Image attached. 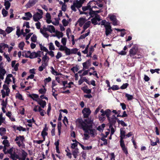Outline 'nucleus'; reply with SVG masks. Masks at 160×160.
Wrapping results in <instances>:
<instances>
[{"label": "nucleus", "instance_id": "obj_1", "mask_svg": "<svg viewBox=\"0 0 160 160\" xmlns=\"http://www.w3.org/2000/svg\"><path fill=\"white\" fill-rule=\"evenodd\" d=\"M77 126L80 129H82L84 132L83 139L87 140L90 138L89 135L92 137H94L97 134V131L95 129L92 128V125L87 124L85 121L81 119H78L77 120Z\"/></svg>", "mask_w": 160, "mask_h": 160}, {"label": "nucleus", "instance_id": "obj_29", "mask_svg": "<svg viewBox=\"0 0 160 160\" xmlns=\"http://www.w3.org/2000/svg\"><path fill=\"white\" fill-rule=\"evenodd\" d=\"M4 5L5 6V9L8 10L10 7L11 3L8 1H6L4 2Z\"/></svg>", "mask_w": 160, "mask_h": 160}, {"label": "nucleus", "instance_id": "obj_50", "mask_svg": "<svg viewBox=\"0 0 160 160\" xmlns=\"http://www.w3.org/2000/svg\"><path fill=\"white\" fill-rule=\"evenodd\" d=\"M49 49L51 50H55V47L53 44V43L52 42H50L49 44Z\"/></svg>", "mask_w": 160, "mask_h": 160}, {"label": "nucleus", "instance_id": "obj_20", "mask_svg": "<svg viewBox=\"0 0 160 160\" xmlns=\"http://www.w3.org/2000/svg\"><path fill=\"white\" fill-rule=\"evenodd\" d=\"M105 34L107 36H108L112 32V30L111 29V27L110 24L108 26L106 25L105 26Z\"/></svg>", "mask_w": 160, "mask_h": 160}, {"label": "nucleus", "instance_id": "obj_23", "mask_svg": "<svg viewBox=\"0 0 160 160\" xmlns=\"http://www.w3.org/2000/svg\"><path fill=\"white\" fill-rule=\"evenodd\" d=\"M5 48H8V45L4 43H0V52L2 53H3V50H4Z\"/></svg>", "mask_w": 160, "mask_h": 160}, {"label": "nucleus", "instance_id": "obj_19", "mask_svg": "<svg viewBox=\"0 0 160 160\" xmlns=\"http://www.w3.org/2000/svg\"><path fill=\"white\" fill-rule=\"evenodd\" d=\"M138 51V48L136 47H133L129 51V53L131 57L135 55Z\"/></svg>", "mask_w": 160, "mask_h": 160}, {"label": "nucleus", "instance_id": "obj_48", "mask_svg": "<svg viewBox=\"0 0 160 160\" xmlns=\"http://www.w3.org/2000/svg\"><path fill=\"white\" fill-rule=\"evenodd\" d=\"M51 81V77H49L44 79V82L45 85H46L47 83Z\"/></svg>", "mask_w": 160, "mask_h": 160}, {"label": "nucleus", "instance_id": "obj_3", "mask_svg": "<svg viewBox=\"0 0 160 160\" xmlns=\"http://www.w3.org/2000/svg\"><path fill=\"white\" fill-rule=\"evenodd\" d=\"M24 140V138L23 136L19 135L18 136H17L15 139L16 143L18 146L22 148H25V145L23 142Z\"/></svg>", "mask_w": 160, "mask_h": 160}, {"label": "nucleus", "instance_id": "obj_8", "mask_svg": "<svg viewBox=\"0 0 160 160\" xmlns=\"http://www.w3.org/2000/svg\"><path fill=\"white\" fill-rule=\"evenodd\" d=\"M81 7V4L79 3L78 0H77L73 2L71 8L72 10L76 12L77 10L76 8H79Z\"/></svg>", "mask_w": 160, "mask_h": 160}, {"label": "nucleus", "instance_id": "obj_21", "mask_svg": "<svg viewBox=\"0 0 160 160\" xmlns=\"http://www.w3.org/2000/svg\"><path fill=\"white\" fill-rule=\"evenodd\" d=\"M87 13L88 14L87 16H90L89 18L91 17H96V16L99 15L95 13V11H93L92 10V8L91 9H90V11L88 12V13Z\"/></svg>", "mask_w": 160, "mask_h": 160}, {"label": "nucleus", "instance_id": "obj_34", "mask_svg": "<svg viewBox=\"0 0 160 160\" xmlns=\"http://www.w3.org/2000/svg\"><path fill=\"white\" fill-rule=\"evenodd\" d=\"M94 49L93 47H91L90 48L89 51V52L88 54H87V57H91L92 53L94 51Z\"/></svg>", "mask_w": 160, "mask_h": 160}, {"label": "nucleus", "instance_id": "obj_33", "mask_svg": "<svg viewBox=\"0 0 160 160\" xmlns=\"http://www.w3.org/2000/svg\"><path fill=\"white\" fill-rule=\"evenodd\" d=\"M104 112L105 115H106L107 118H109L111 113V111L109 109H108L105 111Z\"/></svg>", "mask_w": 160, "mask_h": 160}, {"label": "nucleus", "instance_id": "obj_62", "mask_svg": "<svg viewBox=\"0 0 160 160\" xmlns=\"http://www.w3.org/2000/svg\"><path fill=\"white\" fill-rule=\"evenodd\" d=\"M25 16L28 17L30 19V18H32V16L31 13L29 12H27L25 13Z\"/></svg>", "mask_w": 160, "mask_h": 160}, {"label": "nucleus", "instance_id": "obj_22", "mask_svg": "<svg viewBox=\"0 0 160 160\" xmlns=\"http://www.w3.org/2000/svg\"><path fill=\"white\" fill-rule=\"evenodd\" d=\"M47 54L46 53L42 58V63H45L46 65H48V62L49 60L48 57L47 56Z\"/></svg>", "mask_w": 160, "mask_h": 160}, {"label": "nucleus", "instance_id": "obj_27", "mask_svg": "<svg viewBox=\"0 0 160 160\" xmlns=\"http://www.w3.org/2000/svg\"><path fill=\"white\" fill-rule=\"evenodd\" d=\"M38 103L40 105L41 108H44L46 106V102L42 100H39L37 101Z\"/></svg>", "mask_w": 160, "mask_h": 160}, {"label": "nucleus", "instance_id": "obj_32", "mask_svg": "<svg viewBox=\"0 0 160 160\" xmlns=\"http://www.w3.org/2000/svg\"><path fill=\"white\" fill-rule=\"evenodd\" d=\"M90 30H88V32L87 33H85V34H83L81 35L80 37L79 38V39H82L85 38L86 37L88 36L90 34Z\"/></svg>", "mask_w": 160, "mask_h": 160}, {"label": "nucleus", "instance_id": "obj_38", "mask_svg": "<svg viewBox=\"0 0 160 160\" xmlns=\"http://www.w3.org/2000/svg\"><path fill=\"white\" fill-rule=\"evenodd\" d=\"M2 143L4 147H8L10 145L9 141L7 140H4L2 142Z\"/></svg>", "mask_w": 160, "mask_h": 160}, {"label": "nucleus", "instance_id": "obj_44", "mask_svg": "<svg viewBox=\"0 0 160 160\" xmlns=\"http://www.w3.org/2000/svg\"><path fill=\"white\" fill-rule=\"evenodd\" d=\"M47 65H46L45 63L42 64L41 66H40L38 68V70L39 71L41 72L45 68Z\"/></svg>", "mask_w": 160, "mask_h": 160}, {"label": "nucleus", "instance_id": "obj_36", "mask_svg": "<svg viewBox=\"0 0 160 160\" xmlns=\"http://www.w3.org/2000/svg\"><path fill=\"white\" fill-rule=\"evenodd\" d=\"M30 51H29L25 52L23 54V56L27 58H30Z\"/></svg>", "mask_w": 160, "mask_h": 160}, {"label": "nucleus", "instance_id": "obj_49", "mask_svg": "<svg viewBox=\"0 0 160 160\" xmlns=\"http://www.w3.org/2000/svg\"><path fill=\"white\" fill-rule=\"evenodd\" d=\"M51 72L52 74L55 75H59V73L55 71L53 67H51Z\"/></svg>", "mask_w": 160, "mask_h": 160}, {"label": "nucleus", "instance_id": "obj_17", "mask_svg": "<svg viewBox=\"0 0 160 160\" xmlns=\"http://www.w3.org/2000/svg\"><path fill=\"white\" fill-rule=\"evenodd\" d=\"M91 20L92 23L94 25H95L98 24V22L101 21V19L99 15H97L96 17L92 18Z\"/></svg>", "mask_w": 160, "mask_h": 160}, {"label": "nucleus", "instance_id": "obj_63", "mask_svg": "<svg viewBox=\"0 0 160 160\" xmlns=\"http://www.w3.org/2000/svg\"><path fill=\"white\" fill-rule=\"evenodd\" d=\"M37 37L35 35H33L32 36L31 38V40L32 42H36L37 41Z\"/></svg>", "mask_w": 160, "mask_h": 160}, {"label": "nucleus", "instance_id": "obj_2", "mask_svg": "<svg viewBox=\"0 0 160 160\" xmlns=\"http://www.w3.org/2000/svg\"><path fill=\"white\" fill-rule=\"evenodd\" d=\"M22 156L20 157L15 152V148H12L7 150V152L10 155V157L13 160H25L28 155L27 153L24 150H22Z\"/></svg>", "mask_w": 160, "mask_h": 160}, {"label": "nucleus", "instance_id": "obj_41", "mask_svg": "<svg viewBox=\"0 0 160 160\" xmlns=\"http://www.w3.org/2000/svg\"><path fill=\"white\" fill-rule=\"evenodd\" d=\"M105 125L104 124H102L101 126H99L97 128V129L100 132H102L103 131L104 128L105 127Z\"/></svg>", "mask_w": 160, "mask_h": 160}, {"label": "nucleus", "instance_id": "obj_7", "mask_svg": "<svg viewBox=\"0 0 160 160\" xmlns=\"http://www.w3.org/2000/svg\"><path fill=\"white\" fill-rule=\"evenodd\" d=\"M92 2H89L87 4L86 6L83 7L82 8V10H83V12L81 13L80 12L81 14H84L87 15L88 14L87 13H88V12H87L86 11L87 10H89V11L91 9V4L92 3Z\"/></svg>", "mask_w": 160, "mask_h": 160}, {"label": "nucleus", "instance_id": "obj_13", "mask_svg": "<svg viewBox=\"0 0 160 160\" xmlns=\"http://www.w3.org/2000/svg\"><path fill=\"white\" fill-rule=\"evenodd\" d=\"M120 142L124 141L123 139L126 138V132L124 130V128H121L120 129Z\"/></svg>", "mask_w": 160, "mask_h": 160}, {"label": "nucleus", "instance_id": "obj_58", "mask_svg": "<svg viewBox=\"0 0 160 160\" xmlns=\"http://www.w3.org/2000/svg\"><path fill=\"white\" fill-rule=\"evenodd\" d=\"M111 89L113 90H118L119 89V88L118 85H113L112 87H111L110 89Z\"/></svg>", "mask_w": 160, "mask_h": 160}, {"label": "nucleus", "instance_id": "obj_35", "mask_svg": "<svg viewBox=\"0 0 160 160\" xmlns=\"http://www.w3.org/2000/svg\"><path fill=\"white\" fill-rule=\"evenodd\" d=\"M56 35L57 37L59 38H62L63 36V33L60 31H55Z\"/></svg>", "mask_w": 160, "mask_h": 160}, {"label": "nucleus", "instance_id": "obj_59", "mask_svg": "<svg viewBox=\"0 0 160 160\" xmlns=\"http://www.w3.org/2000/svg\"><path fill=\"white\" fill-rule=\"evenodd\" d=\"M67 5L66 4V3L63 4V5H62V7H61L62 10L64 12H65L67 9Z\"/></svg>", "mask_w": 160, "mask_h": 160}, {"label": "nucleus", "instance_id": "obj_10", "mask_svg": "<svg viewBox=\"0 0 160 160\" xmlns=\"http://www.w3.org/2000/svg\"><path fill=\"white\" fill-rule=\"evenodd\" d=\"M43 52L41 51H38L37 52H30V58L32 59L37 57H40Z\"/></svg>", "mask_w": 160, "mask_h": 160}, {"label": "nucleus", "instance_id": "obj_28", "mask_svg": "<svg viewBox=\"0 0 160 160\" xmlns=\"http://www.w3.org/2000/svg\"><path fill=\"white\" fill-rule=\"evenodd\" d=\"M79 145L81 147L82 149L84 150H89L92 148V146L85 147L83 145L79 142H78Z\"/></svg>", "mask_w": 160, "mask_h": 160}, {"label": "nucleus", "instance_id": "obj_31", "mask_svg": "<svg viewBox=\"0 0 160 160\" xmlns=\"http://www.w3.org/2000/svg\"><path fill=\"white\" fill-rule=\"evenodd\" d=\"M82 90L83 92L86 93L90 94L91 92V90L89 89L86 87H84L82 88Z\"/></svg>", "mask_w": 160, "mask_h": 160}, {"label": "nucleus", "instance_id": "obj_15", "mask_svg": "<svg viewBox=\"0 0 160 160\" xmlns=\"http://www.w3.org/2000/svg\"><path fill=\"white\" fill-rule=\"evenodd\" d=\"M120 146L123 152L127 155L128 154L127 148L125 146L124 141L120 142Z\"/></svg>", "mask_w": 160, "mask_h": 160}, {"label": "nucleus", "instance_id": "obj_47", "mask_svg": "<svg viewBox=\"0 0 160 160\" xmlns=\"http://www.w3.org/2000/svg\"><path fill=\"white\" fill-rule=\"evenodd\" d=\"M12 28L10 27H8L6 29L5 31L8 33H9L11 32L13 30Z\"/></svg>", "mask_w": 160, "mask_h": 160}, {"label": "nucleus", "instance_id": "obj_53", "mask_svg": "<svg viewBox=\"0 0 160 160\" xmlns=\"http://www.w3.org/2000/svg\"><path fill=\"white\" fill-rule=\"evenodd\" d=\"M79 70V69L78 68V67L77 66H76L75 67H74L71 68V70H72V72H73L74 73L75 72H77L78 70Z\"/></svg>", "mask_w": 160, "mask_h": 160}, {"label": "nucleus", "instance_id": "obj_18", "mask_svg": "<svg viewBox=\"0 0 160 160\" xmlns=\"http://www.w3.org/2000/svg\"><path fill=\"white\" fill-rule=\"evenodd\" d=\"M108 17L110 18V20L112 21V24L114 26L117 25L118 24V21L117 20L116 17L115 16L109 15Z\"/></svg>", "mask_w": 160, "mask_h": 160}, {"label": "nucleus", "instance_id": "obj_45", "mask_svg": "<svg viewBox=\"0 0 160 160\" xmlns=\"http://www.w3.org/2000/svg\"><path fill=\"white\" fill-rule=\"evenodd\" d=\"M40 114L41 116H43L46 113L42 109L41 107L39 108V111Z\"/></svg>", "mask_w": 160, "mask_h": 160}, {"label": "nucleus", "instance_id": "obj_42", "mask_svg": "<svg viewBox=\"0 0 160 160\" xmlns=\"http://www.w3.org/2000/svg\"><path fill=\"white\" fill-rule=\"evenodd\" d=\"M46 89L45 88H41L38 91L40 93L43 95H44L46 93Z\"/></svg>", "mask_w": 160, "mask_h": 160}, {"label": "nucleus", "instance_id": "obj_46", "mask_svg": "<svg viewBox=\"0 0 160 160\" xmlns=\"http://www.w3.org/2000/svg\"><path fill=\"white\" fill-rule=\"evenodd\" d=\"M62 126V124L61 122H58V135H60L61 133V129Z\"/></svg>", "mask_w": 160, "mask_h": 160}, {"label": "nucleus", "instance_id": "obj_30", "mask_svg": "<svg viewBox=\"0 0 160 160\" xmlns=\"http://www.w3.org/2000/svg\"><path fill=\"white\" fill-rule=\"evenodd\" d=\"M6 129L5 128H0V135L1 136L4 135L6 134Z\"/></svg>", "mask_w": 160, "mask_h": 160}, {"label": "nucleus", "instance_id": "obj_54", "mask_svg": "<svg viewBox=\"0 0 160 160\" xmlns=\"http://www.w3.org/2000/svg\"><path fill=\"white\" fill-rule=\"evenodd\" d=\"M2 14L3 17H6L8 14V12L4 8H3L2 10Z\"/></svg>", "mask_w": 160, "mask_h": 160}, {"label": "nucleus", "instance_id": "obj_24", "mask_svg": "<svg viewBox=\"0 0 160 160\" xmlns=\"http://www.w3.org/2000/svg\"><path fill=\"white\" fill-rule=\"evenodd\" d=\"M86 21V19L84 18H80L78 20L77 22L80 27H82Z\"/></svg>", "mask_w": 160, "mask_h": 160}, {"label": "nucleus", "instance_id": "obj_6", "mask_svg": "<svg viewBox=\"0 0 160 160\" xmlns=\"http://www.w3.org/2000/svg\"><path fill=\"white\" fill-rule=\"evenodd\" d=\"M67 39L66 38H62L61 42L62 45H61L60 48H59V50L61 51H65L68 48L66 46Z\"/></svg>", "mask_w": 160, "mask_h": 160}, {"label": "nucleus", "instance_id": "obj_40", "mask_svg": "<svg viewBox=\"0 0 160 160\" xmlns=\"http://www.w3.org/2000/svg\"><path fill=\"white\" fill-rule=\"evenodd\" d=\"M125 97L127 98L128 100H132L133 98V97L132 95H130L128 93L125 94Z\"/></svg>", "mask_w": 160, "mask_h": 160}, {"label": "nucleus", "instance_id": "obj_37", "mask_svg": "<svg viewBox=\"0 0 160 160\" xmlns=\"http://www.w3.org/2000/svg\"><path fill=\"white\" fill-rule=\"evenodd\" d=\"M91 23V22L90 21H88L86 22L83 26V29L84 30H86V29H87L88 27H89Z\"/></svg>", "mask_w": 160, "mask_h": 160}, {"label": "nucleus", "instance_id": "obj_56", "mask_svg": "<svg viewBox=\"0 0 160 160\" xmlns=\"http://www.w3.org/2000/svg\"><path fill=\"white\" fill-rule=\"evenodd\" d=\"M102 106L101 105H99L98 107L96 108L94 112V114H97L99 112L100 109L102 108Z\"/></svg>", "mask_w": 160, "mask_h": 160}, {"label": "nucleus", "instance_id": "obj_39", "mask_svg": "<svg viewBox=\"0 0 160 160\" xmlns=\"http://www.w3.org/2000/svg\"><path fill=\"white\" fill-rule=\"evenodd\" d=\"M100 139L103 142L101 144V146L106 145L107 144V140L103 137L101 138Z\"/></svg>", "mask_w": 160, "mask_h": 160}, {"label": "nucleus", "instance_id": "obj_61", "mask_svg": "<svg viewBox=\"0 0 160 160\" xmlns=\"http://www.w3.org/2000/svg\"><path fill=\"white\" fill-rule=\"evenodd\" d=\"M17 129L19 130V131H25L26 130V129L25 128H23L22 127L20 126L18 127L17 128Z\"/></svg>", "mask_w": 160, "mask_h": 160}, {"label": "nucleus", "instance_id": "obj_64", "mask_svg": "<svg viewBox=\"0 0 160 160\" xmlns=\"http://www.w3.org/2000/svg\"><path fill=\"white\" fill-rule=\"evenodd\" d=\"M62 56V54L60 52H58L57 55L56 56V58L58 59Z\"/></svg>", "mask_w": 160, "mask_h": 160}, {"label": "nucleus", "instance_id": "obj_5", "mask_svg": "<svg viewBox=\"0 0 160 160\" xmlns=\"http://www.w3.org/2000/svg\"><path fill=\"white\" fill-rule=\"evenodd\" d=\"M3 89L1 91L2 97L4 98L6 96H8L10 92V90L8 86L4 84L3 86Z\"/></svg>", "mask_w": 160, "mask_h": 160}, {"label": "nucleus", "instance_id": "obj_25", "mask_svg": "<svg viewBox=\"0 0 160 160\" xmlns=\"http://www.w3.org/2000/svg\"><path fill=\"white\" fill-rule=\"evenodd\" d=\"M48 31L51 33H54L55 32V29L54 27L52 25H48Z\"/></svg>", "mask_w": 160, "mask_h": 160}, {"label": "nucleus", "instance_id": "obj_60", "mask_svg": "<svg viewBox=\"0 0 160 160\" xmlns=\"http://www.w3.org/2000/svg\"><path fill=\"white\" fill-rule=\"evenodd\" d=\"M62 22L63 25L64 26H67L68 24V21L67 20H66L65 19H63L62 20Z\"/></svg>", "mask_w": 160, "mask_h": 160}, {"label": "nucleus", "instance_id": "obj_52", "mask_svg": "<svg viewBox=\"0 0 160 160\" xmlns=\"http://www.w3.org/2000/svg\"><path fill=\"white\" fill-rule=\"evenodd\" d=\"M16 98L21 100H23L22 97V95L19 93H17L16 94Z\"/></svg>", "mask_w": 160, "mask_h": 160}, {"label": "nucleus", "instance_id": "obj_16", "mask_svg": "<svg viewBox=\"0 0 160 160\" xmlns=\"http://www.w3.org/2000/svg\"><path fill=\"white\" fill-rule=\"evenodd\" d=\"M83 69H88L91 66V61L90 59H89L86 62L82 63Z\"/></svg>", "mask_w": 160, "mask_h": 160}, {"label": "nucleus", "instance_id": "obj_43", "mask_svg": "<svg viewBox=\"0 0 160 160\" xmlns=\"http://www.w3.org/2000/svg\"><path fill=\"white\" fill-rule=\"evenodd\" d=\"M110 24V23L108 22H107L105 20H103L101 22V25L104 26V27H105V26H108Z\"/></svg>", "mask_w": 160, "mask_h": 160}, {"label": "nucleus", "instance_id": "obj_9", "mask_svg": "<svg viewBox=\"0 0 160 160\" xmlns=\"http://www.w3.org/2000/svg\"><path fill=\"white\" fill-rule=\"evenodd\" d=\"M78 51V49L77 48H74L70 49L68 48L64 52L66 55H69L72 54H77Z\"/></svg>", "mask_w": 160, "mask_h": 160}, {"label": "nucleus", "instance_id": "obj_14", "mask_svg": "<svg viewBox=\"0 0 160 160\" xmlns=\"http://www.w3.org/2000/svg\"><path fill=\"white\" fill-rule=\"evenodd\" d=\"M38 1V0H29L25 5L27 8H29L34 5Z\"/></svg>", "mask_w": 160, "mask_h": 160}, {"label": "nucleus", "instance_id": "obj_26", "mask_svg": "<svg viewBox=\"0 0 160 160\" xmlns=\"http://www.w3.org/2000/svg\"><path fill=\"white\" fill-rule=\"evenodd\" d=\"M72 154L74 158H76L78 156L79 153V150L78 148H75L74 149L72 150Z\"/></svg>", "mask_w": 160, "mask_h": 160}, {"label": "nucleus", "instance_id": "obj_51", "mask_svg": "<svg viewBox=\"0 0 160 160\" xmlns=\"http://www.w3.org/2000/svg\"><path fill=\"white\" fill-rule=\"evenodd\" d=\"M25 44L23 42H21L18 45V47L19 48L22 50L23 49V47L24 46Z\"/></svg>", "mask_w": 160, "mask_h": 160}, {"label": "nucleus", "instance_id": "obj_11", "mask_svg": "<svg viewBox=\"0 0 160 160\" xmlns=\"http://www.w3.org/2000/svg\"><path fill=\"white\" fill-rule=\"evenodd\" d=\"M12 80L13 83H15V78L13 77L12 74H9L7 75L6 78L5 83L8 84H9L10 82H12Z\"/></svg>", "mask_w": 160, "mask_h": 160}, {"label": "nucleus", "instance_id": "obj_12", "mask_svg": "<svg viewBox=\"0 0 160 160\" xmlns=\"http://www.w3.org/2000/svg\"><path fill=\"white\" fill-rule=\"evenodd\" d=\"M91 111L88 108H85L82 110V112L84 118H87L91 113Z\"/></svg>", "mask_w": 160, "mask_h": 160}, {"label": "nucleus", "instance_id": "obj_57", "mask_svg": "<svg viewBox=\"0 0 160 160\" xmlns=\"http://www.w3.org/2000/svg\"><path fill=\"white\" fill-rule=\"evenodd\" d=\"M40 32L46 38H48L49 36V35L48 33L47 32H44V31Z\"/></svg>", "mask_w": 160, "mask_h": 160}, {"label": "nucleus", "instance_id": "obj_4", "mask_svg": "<svg viewBox=\"0 0 160 160\" xmlns=\"http://www.w3.org/2000/svg\"><path fill=\"white\" fill-rule=\"evenodd\" d=\"M36 11L37 12L35 13L33 16V19L35 22L38 21L40 19L42 18L43 12L42 10L37 9Z\"/></svg>", "mask_w": 160, "mask_h": 160}, {"label": "nucleus", "instance_id": "obj_55", "mask_svg": "<svg viewBox=\"0 0 160 160\" xmlns=\"http://www.w3.org/2000/svg\"><path fill=\"white\" fill-rule=\"evenodd\" d=\"M3 55H4V57L6 58L8 62H9L11 61V59L10 57H9L8 55V54H6L4 52L3 53Z\"/></svg>", "mask_w": 160, "mask_h": 160}]
</instances>
